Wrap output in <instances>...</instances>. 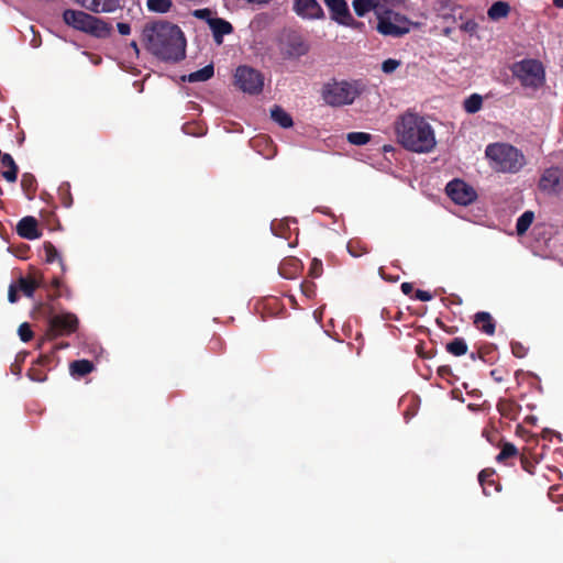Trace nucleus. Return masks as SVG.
Here are the masks:
<instances>
[{
  "instance_id": "412c9836",
  "label": "nucleus",
  "mask_w": 563,
  "mask_h": 563,
  "mask_svg": "<svg viewBox=\"0 0 563 563\" xmlns=\"http://www.w3.org/2000/svg\"><path fill=\"white\" fill-rule=\"evenodd\" d=\"M0 161L2 165L8 168L7 170L2 172V177L9 183H14L18 178L19 167L15 164L13 157L8 153H1Z\"/></svg>"
},
{
  "instance_id": "a19ab883",
  "label": "nucleus",
  "mask_w": 563,
  "mask_h": 563,
  "mask_svg": "<svg viewBox=\"0 0 563 563\" xmlns=\"http://www.w3.org/2000/svg\"><path fill=\"white\" fill-rule=\"evenodd\" d=\"M510 4L505 1H495V20L507 18L510 13Z\"/></svg>"
},
{
  "instance_id": "dca6fc26",
  "label": "nucleus",
  "mask_w": 563,
  "mask_h": 563,
  "mask_svg": "<svg viewBox=\"0 0 563 563\" xmlns=\"http://www.w3.org/2000/svg\"><path fill=\"white\" fill-rule=\"evenodd\" d=\"M18 234L26 240H35L41 236L37 228V220L34 217L27 216L22 218L16 225Z\"/></svg>"
},
{
  "instance_id": "20e7f679",
  "label": "nucleus",
  "mask_w": 563,
  "mask_h": 563,
  "mask_svg": "<svg viewBox=\"0 0 563 563\" xmlns=\"http://www.w3.org/2000/svg\"><path fill=\"white\" fill-rule=\"evenodd\" d=\"M526 165L523 153L508 143H495V172L517 174Z\"/></svg>"
},
{
  "instance_id": "2eb2a0df",
  "label": "nucleus",
  "mask_w": 563,
  "mask_h": 563,
  "mask_svg": "<svg viewBox=\"0 0 563 563\" xmlns=\"http://www.w3.org/2000/svg\"><path fill=\"white\" fill-rule=\"evenodd\" d=\"M91 14L79 10L67 9L63 12L64 22L78 31L85 32Z\"/></svg>"
},
{
  "instance_id": "052dcab7",
  "label": "nucleus",
  "mask_w": 563,
  "mask_h": 563,
  "mask_svg": "<svg viewBox=\"0 0 563 563\" xmlns=\"http://www.w3.org/2000/svg\"><path fill=\"white\" fill-rule=\"evenodd\" d=\"M130 47L135 52L136 55H139L140 49H139L137 43L135 41H132L130 43Z\"/></svg>"
},
{
  "instance_id": "f8f14e48",
  "label": "nucleus",
  "mask_w": 563,
  "mask_h": 563,
  "mask_svg": "<svg viewBox=\"0 0 563 563\" xmlns=\"http://www.w3.org/2000/svg\"><path fill=\"white\" fill-rule=\"evenodd\" d=\"M495 448L499 450L498 454L495 456V462H497L499 465L514 467L520 460L521 454L514 443L500 439L497 443H495Z\"/></svg>"
},
{
  "instance_id": "393cba45",
  "label": "nucleus",
  "mask_w": 563,
  "mask_h": 563,
  "mask_svg": "<svg viewBox=\"0 0 563 563\" xmlns=\"http://www.w3.org/2000/svg\"><path fill=\"white\" fill-rule=\"evenodd\" d=\"M534 212L531 211V210H527L525 211L517 220V223H516V233L517 235L519 236H522L527 233V231L529 230V228L531 227V224L533 223L534 221Z\"/></svg>"
},
{
  "instance_id": "b1692460",
  "label": "nucleus",
  "mask_w": 563,
  "mask_h": 563,
  "mask_svg": "<svg viewBox=\"0 0 563 563\" xmlns=\"http://www.w3.org/2000/svg\"><path fill=\"white\" fill-rule=\"evenodd\" d=\"M93 363L89 360H77L70 363V374L78 377H84L93 371Z\"/></svg>"
},
{
  "instance_id": "a211bd4d",
  "label": "nucleus",
  "mask_w": 563,
  "mask_h": 563,
  "mask_svg": "<svg viewBox=\"0 0 563 563\" xmlns=\"http://www.w3.org/2000/svg\"><path fill=\"white\" fill-rule=\"evenodd\" d=\"M112 26L106 21L91 15L89 23L87 24L85 33H88L92 36L104 38L111 34Z\"/></svg>"
},
{
  "instance_id": "f257e3e1",
  "label": "nucleus",
  "mask_w": 563,
  "mask_h": 563,
  "mask_svg": "<svg viewBox=\"0 0 563 563\" xmlns=\"http://www.w3.org/2000/svg\"><path fill=\"white\" fill-rule=\"evenodd\" d=\"M142 42L146 49L162 60L178 62L185 57V37L180 27L168 21L144 25Z\"/></svg>"
},
{
  "instance_id": "4d7b16f0",
  "label": "nucleus",
  "mask_w": 563,
  "mask_h": 563,
  "mask_svg": "<svg viewBox=\"0 0 563 563\" xmlns=\"http://www.w3.org/2000/svg\"><path fill=\"white\" fill-rule=\"evenodd\" d=\"M400 288L405 295H410L413 290V285L411 283L405 282L401 284Z\"/></svg>"
},
{
  "instance_id": "69168bd1",
  "label": "nucleus",
  "mask_w": 563,
  "mask_h": 563,
  "mask_svg": "<svg viewBox=\"0 0 563 563\" xmlns=\"http://www.w3.org/2000/svg\"><path fill=\"white\" fill-rule=\"evenodd\" d=\"M494 488H495V492L501 493V485L499 482H495Z\"/></svg>"
},
{
  "instance_id": "09e8293b",
  "label": "nucleus",
  "mask_w": 563,
  "mask_h": 563,
  "mask_svg": "<svg viewBox=\"0 0 563 563\" xmlns=\"http://www.w3.org/2000/svg\"><path fill=\"white\" fill-rule=\"evenodd\" d=\"M18 291H19V288L16 286V284H11L9 286V290H8V300L11 302V303H14L18 301L19 299V296H18Z\"/></svg>"
},
{
  "instance_id": "4468645a",
  "label": "nucleus",
  "mask_w": 563,
  "mask_h": 563,
  "mask_svg": "<svg viewBox=\"0 0 563 563\" xmlns=\"http://www.w3.org/2000/svg\"><path fill=\"white\" fill-rule=\"evenodd\" d=\"M74 2L93 13H110L120 7V0H74Z\"/></svg>"
},
{
  "instance_id": "e2e57ef3",
  "label": "nucleus",
  "mask_w": 563,
  "mask_h": 563,
  "mask_svg": "<svg viewBox=\"0 0 563 563\" xmlns=\"http://www.w3.org/2000/svg\"><path fill=\"white\" fill-rule=\"evenodd\" d=\"M553 4L556 8H563V0H553Z\"/></svg>"
},
{
  "instance_id": "72a5a7b5",
  "label": "nucleus",
  "mask_w": 563,
  "mask_h": 563,
  "mask_svg": "<svg viewBox=\"0 0 563 563\" xmlns=\"http://www.w3.org/2000/svg\"><path fill=\"white\" fill-rule=\"evenodd\" d=\"M499 512L504 516H508L514 507H515V496L514 494L500 495L497 499Z\"/></svg>"
},
{
  "instance_id": "ea45409f",
  "label": "nucleus",
  "mask_w": 563,
  "mask_h": 563,
  "mask_svg": "<svg viewBox=\"0 0 563 563\" xmlns=\"http://www.w3.org/2000/svg\"><path fill=\"white\" fill-rule=\"evenodd\" d=\"M493 476V468H484L478 474V483L482 486L483 493L486 496H489V493L487 492V485L492 484V481L489 478Z\"/></svg>"
},
{
  "instance_id": "f3484780",
  "label": "nucleus",
  "mask_w": 563,
  "mask_h": 563,
  "mask_svg": "<svg viewBox=\"0 0 563 563\" xmlns=\"http://www.w3.org/2000/svg\"><path fill=\"white\" fill-rule=\"evenodd\" d=\"M209 27L212 31L213 38L218 44L222 43L224 35L233 32V26L230 22L221 18L208 19Z\"/></svg>"
},
{
  "instance_id": "603ef678",
  "label": "nucleus",
  "mask_w": 563,
  "mask_h": 563,
  "mask_svg": "<svg viewBox=\"0 0 563 563\" xmlns=\"http://www.w3.org/2000/svg\"><path fill=\"white\" fill-rule=\"evenodd\" d=\"M492 428H493V419L490 418L488 420L487 426L483 429V437H485L489 443H493Z\"/></svg>"
},
{
  "instance_id": "c85d7f7f",
  "label": "nucleus",
  "mask_w": 563,
  "mask_h": 563,
  "mask_svg": "<svg viewBox=\"0 0 563 563\" xmlns=\"http://www.w3.org/2000/svg\"><path fill=\"white\" fill-rule=\"evenodd\" d=\"M446 351L454 356H462L467 353V344L463 338H454L446 344Z\"/></svg>"
},
{
  "instance_id": "aec40b11",
  "label": "nucleus",
  "mask_w": 563,
  "mask_h": 563,
  "mask_svg": "<svg viewBox=\"0 0 563 563\" xmlns=\"http://www.w3.org/2000/svg\"><path fill=\"white\" fill-rule=\"evenodd\" d=\"M497 410L503 418L516 420L520 412V406L515 400L499 398Z\"/></svg>"
},
{
  "instance_id": "c9c22d12",
  "label": "nucleus",
  "mask_w": 563,
  "mask_h": 563,
  "mask_svg": "<svg viewBox=\"0 0 563 563\" xmlns=\"http://www.w3.org/2000/svg\"><path fill=\"white\" fill-rule=\"evenodd\" d=\"M147 9L151 12L166 13L173 7L172 0H147Z\"/></svg>"
},
{
  "instance_id": "f03ea898",
  "label": "nucleus",
  "mask_w": 563,
  "mask_h": 563,
  "mask_svg": "<svg viewBox=\"0 0 563 563\" xmlns=\"http://www.w3.org/2000/svg\"><path fill=\"white\" fill-rule=\"evenodd\" d=\"M396 140L405 150L412 153H430L437 146L432 125L419 113L407 110L394 123Z\"/></svg>"
},
{
  "instance_id": "5fc2aeb1",
  "label": "nucleus",
  "mask_w": 563,
  "mask_h": 563,
  "mask_svg": "<svg viewBox=\"0 0 563 563\" xmlns=\"http://www.w3.org/2000/svg\"><path fill=\"white\" fill-rule=\"evenodd\" d=\"M301 289H302V292L307 296V297H311L314 292V284L312 283H303L301 284Z\"/></svg>"
},
{
  "instance_id": "0e129e2a",
  "label": "nucleus",
  "mask_w": 563,
  "mask_h": 563,
  "mask_svg": "<svg viewBox=\"0 0 563 563\" xmlns=\"http://www.w3.org/2000/svg\"><path fill=\"white\" fill-rule=\"evenodd\" d=\"M63 203H64V206H65V207H67V208H68V207H70V205H71V198H70V197L65 198Z\"/></svg>"
},
{
  "instance_id": "39448f33",
  "label": "nucleus",
  "mask_w": 563,
  "mask_h": 563,
  "mask_svg": "<svg viewBox=\"0 0 563 563\" xmlns=\"http://www.w3.org/2000/svg\"><path fill=\"white\" fill-rule=\"evenodd\" d=\"M512 75L526 88L538 89L545 80V71L542 63L538 59H522L511 66Z\"/></svg>"
},
{
  "instance_id": "f704fd0d",
  "label": "nucleus",
  "mask_w": 563,
  "mask_h": 563,
  "mask_svg": "<svg viewBox=\"0 0 563 563\" xmlns=\"http://www.w3.org/2000/svg\"><path fill=\"white\" fill-rule=\"evenodd\" d=\"M353 9L357 16H364L376 7L375 0H354Z\"/></svg>"
},
{
  "instance_id": "c756f323",
  "label": "nucleus",
  "mask_w": 563,
  "mask_h": 563,
  "mask_svg": "<svg viewBox=\"0 0 563 563\" xmlns=\"http://www.w3.org/2000/svg\"><path fill=\"white\" fill-rule=\"evenodd\" d=\"M214 74L213 65H207L199 70H196L188 75L190 82L206 81L210 79Z\"/></svg>"
},
{
  "instance_id": "e433bc0d",
  "label": "nucleus",
  "mask_w": 563,
  "mask_h": 563,
  "mask_svg": "<svg viewBox=\"0 0 563 563\" xmlns=\"http://www.w3.org/2000/svg\"><path fill=\"white\" fill-rule=\"evenodd\" d=\"M346 249H347V252L353 257H360V256L368 253V249H367L366 244H364L362 241L356 240V239L350 240L346 245Z\"/></svg>"
},
{
  "instance_id": "2f4dec72",
  "label": "nucleus",
  "mask_w": 563,
  "mask_h": 563,
  "mask_svg": "<svg viewBox=\"0 0 563 563\" xmlns=\"http://www.w3.org/2000/svg\"><path fill=\"white\" fill-rule=\"evenodd\" d=\"M472 360H482L484 363H490L492 346L489 344H476L475 351L471 353Z\"/></svg>"
},
{
  "instance_id": "de8ad7c7",
  "label": "nucleus",
  "mask_w": 563,
  "mask_h": 563,
  "mask_svg": "<svg viewBox=\"0 0 563 563\" xmlns=\"http://www.w3.org/2000/svg\"><path fill=\"white\" fill-rule=\"evenodd\" d=\"M511 352L516 357L522 358L527 355L528 349L520 342H511Z\"/></svg>"
},
{
  "instance_id": "ddd939ff",
  "label": "nucleus",
  "mask_w": 563,
  "mask_h": 563,
  "mask_svg": "<svg viewBox=\"0 0 563 563\" xmlns=\"http://www.w3.org/2000/svg\"><path fill=\"white\" fill-rule=\"evenodd\" d=\"M309 46L298 34H290L280 43V52L287 58H298L308 53Z\"/></svg>"
},
{
  "instance_id": "0eeeda50",
  "label": "nucleus",
  "mask_w": 563,
  "mask_h": 563,
  "mask_svg": "<svg viewBox=\"0 0 563 563\" xmlns=\"http://www.w3.org/2000/svg\"><path fill=\"white\" fill-rule=\"evenodd\" d=\"M235 84L244 92L258 95L263 90L264 77L261 71L249 67L239 66L235 70Z\"/></svg>"
},
{
  "instance_id": "a18cd8bd",
  "label": "nucleus",
  "mask_w": 563,
  "mask_h": 563,
  "mask_svg": "<svg viewBox=\"0 0 563 563\" xmlns=\"http://www.w3.org/2000/svg\"><path fill=\"white\" fill-rule=\"evenodd\" d=\"M271 229L276 236H280V238H286V233L289 230L287 223H285L284 221H279V222L274 221L271 225Z\"/></svg>"
},
{
  "instance_id": "6e6552de",
  "label": "nucleus",
  "mask_w": 563,
  "mask_h": 563,
  "mask_svg": "<svg viewBox=\"0 0 563 563\" xmlns=\"http://www.w3.org/2000/svg\"><path fill=\"white\" fill-rule=\"evenodd\" d=\"M446 195L457 205L467 206L472 203L477 195L474 188L462 179H453L445 187Z\"/></svg>"
},
{
  "instance_id": "473e14b6",
  "label": "nucleus",
  "mask_w": 563,
  "mask_h": 563,
  "mask_svg": "<svg viewBox=\"0 0 563 563\" xmlns=\"http://www.w3.org/2000/svg\"><path fill=\"white\" fill-rule=\"evenodd\" d=\"M483 98L478 93H473L464 100L463 107L467 113H476L481 110Z\"/></svg>"
},
{
  "instance_id": "cd10ccee",
  "label": "nucleus",
  "mask_w": 563,
  "mask_h": 563,
  "mask_svg": "<svg viewBox=\"0 0 563 563\" xmlns=\"http://www.w3.org/2000/svg\"><path fill=\"white\" fill-rule=\"evenodd\" d=\"M21 187L29 199H33L36 189L37 181L35 177L30 173H24L21 178Z\"/></svg>"
},
{
  "instance_id": "bb28decb",
  "label": "nucleus",
  "mask_w": 563,
  "mask_h": 563,
  "mask_svg": "<svg viewBox=\"0 0 563 563\" xmlns=\"http://www.w3.org/2000/svg\"><path fill=\"white\" fill-rule=\"evenodd\" d=\"M299 269V261L294 257L284 260L279 265V274L285 278H292Z\"/></svg>"
},
{
  "instance_id": "864d4df0",
  "label": "nucleus",
  "mask_w": 563,
  "mask_h": 563,
  "mask_svg": "<svg viewBox=\"0 0 563 563\" xmlns=\"http://www.w3.org/2000/svg\"><path fill=\"white\" fill-rule=\"evenodd\" d=\"M194 15L198 19H203V20H207L208 19H212L211 18V11L209 9H199V10H196L194 12Z\"/></svg>"
},
{
  "instance_id": "1a4fd4ad",
  "label": "nucleus",
  "mask_w": 563,
  "mask_h": 563,
  "mask_svg": "<svg viewBox=\"0 0 563 563\" xmlns=\"http://www.w3.org/2000/svg\"><path fill=\"white\" fill-rule=\"evenodd\" d=\"M539 189L547 194H559L563 189V169L547 168L540 177Z\"/></svg>"
},
{
  "instance_id": "a878e982",
  "label": "nucleus",
  "mask_w": 563,
  "mask_h": 563,
  "mask_svg": "<svg viewBox=\"0 0 563 563\" xmlns=\"http://www.w3.org/2000/svg\"><path fill=\"white\" fill-rule=\"evenodd\" d=\"M271 118L284 129L294 124L291 117L279 106H274L271 110Z\"/></svg>"
},
{
  "instance_id": "4be33fe9",
  "label": "nucleus",
  "mask_w": 563,
  "mask_h": 563,
  "mask_svg": "<svg viewBox=\"0 0 563 563\" xmlns=\"http://www.w3.org/2000/svg\"><path fill=\"white\" fill-rule=\"evenodd\" d=\"M19 291H22L24 296L31 298L34 295L36 288L42 286V279L29 278L21 276L16 283Z\"/></svg>"
},
{
  "instance_id": "9d476101",
  "label": "nucleus",
  "mask_w": 563,
  "mask_h": 563,
  "mask_svg": "<svg viewBox=\"0 0 563 563\" xmlns=\"http://www.w3.org/2000/svg\"><path fill=\"white\" fill-rule=\"evenodd\" d=\"M292 11L303 20L324 19V12L317 0H294Z\"/></svg>"
},
{
  "instance_id": "7c9ffc66",
  "label": "nucleus",
  "mask_w": 563,
  "mask_h": 563,
  "mask_svg": "<svg viewBox=\"0 0 563 563\" xmlns=\"http://www.w3.org/2000/svg\"><path fill=\"white\" fill-rule=\"evenodd\" d=\"M43 250L45 252V261L47 263H53L54 261H58L62 267V271H65L63 258L60 257L57 249L53 245L52 242L47 241L43 244Z\"/></svg>"
},
{
  "instance_id": "5701e85b",
  "label": "nucleus",
  "mask_w": 563,
  "mask_h": 563,
  "mask_svg": "<svg viewBox=\"0 0 563 563\" xmlns=\"http://www.w3.org/2000/svg\"><path fill=\"white\" fill-rule=\"evenodd\" d=\"M473 323L476 329L485 332L486 334H493V317L489 312L481 311L475 313Z\"/></svg>"
},
{
  "instance_id": "c03bdc74",
  "label": "nucleus",
  "mask_w": 563,
  "mask_h": 563,
  "mask_svg": "<svg viewBox=\"0 0 563 563\" xmlns=\"http://www.w3.org/2000/svg\"><path fill=\"white\" fill-rule=\"evenodd\" d=\"M21 341L29 342L33 338V331L29 323L24 322L20 324L18 330Z\"/></svg>"
},
{
  "instance_id": "338daca9",
  "label": "nucleus",
  "mask_w": 563,
  "mask_h": 563,
  "mask_svg": "<svg viewBox=\"0 0 563 563\" xmlns=\"http://www.w3.org/2000/svg\"><path fill=\"white\" fill-rule=\"evenodd\" d=\"M493 14H494L493 5H490V7L487 9V16H488L489 19H492V20H493Z\"/></svg>"
},
{
  "instance_id": "bf43d9fd",
  "label": "nucleus",
  "mask_w": 563,
  "mask_h": 563,
  "mask_svg": "<svg viewBox=\"0 0 563 563\" xmlns=\"http://www.w3.org/2000/svg\"><path fill=\"white\" fill-rule=\"evenodd\" d=\"M60 279L58 277H54L53 280H52V286L55 288V289H58L60 287Z\"/></svg>"
},
{
  "instance_id": "49530a36",
  "label": "nucleus",
  "mask_w": 563,
  "mask_h": 563,
  "mask_svg": "<svg viewBox=\"0 0 563 563\" xmlns=\"http://www.w3.org/2000/svg\"><path fill=\"white\" fill-rule=\"evenodd\" d=\"M322 271V262L318 258H313L310 264L309 275L313 278H318L321 276Z\"/></svg>"
},
{
  "instance_id": "37998d69",
  "label": "nucleus",
  "mask_w": 563,
  "mask_h": 563,
  "mask_svg": "<svg viewBox=\"0 0 563 563\" xmlns=\"http://www.w3.org/2000/svg\"><path fill=\"white\" fill-rule=\"evenodd\" d=\"M401 65V62L394 58H388L382 63V70L385 74H391L394 73L399 66Z\"/></svg>"
},
{
  "instance_id": "680f3d73",
  "label": "nucleus",
  "mask_w": 563,
  "mask_h": 563,
  "mask_svg": "<svg viewBox=\"0 0 563 563\" xmlns=\"http://www.w3.org/2000/svg\"><path fill=\"white\" fill-rule=\"evenodd\" d=\"M247 1L251 3L263 4V3H268L271 0H247Z\"/></svg>"
},
{
  "instance_id": "79ce46f5",
  "label": "nucleus",
  "mask_w": 563,
  "mask_h": 563,
  "mask_svg": "<svg viewBox=\"0 0 563 563\" xmlns=\"http://www.w3.org/2000/svg\"><path fill=\"white\" fill-rule=\"evenodd\" d=\"M518 462H520L522 470L526 471L528 474L533 475L536 473L537 463L533 460L529 459L525 454H521L520 460Z\"/></svg>"
},
{
  "instance_id": "774afa93",
  "label": "nucleus",
  "mask_w": 563,
  "mask_h": 563,
  "mask_svg": "<svg viewBox=\"0 0 563 563\" xmlns=\"http://www.w3.org/2000/svg\"><path fill=\"white\" fill-rule=\"evenodd\" d=\"M67 346H68V343H66V344H60V345H56V346H54V347H53V352H55V351H56V350H58V349L67 347Z\"/></svg>"
},
{
  "instance_id": "8fccbe9b",
  "label": "nucleus",
  "mask_w": 563,
  "mask_h": 563,
  "mask_svg": "<svg viewBox=\"0 0 563 563\" xmlns=\"http://www.w3.org/2000/svg\"><path fill=\"white\" fill-rule=\"evenodd\" d=\"M415 298L420 301H430L433 298V296L431 292L427 290L418 289L415 294Z\"/></svg>"
},
{
  "instance_id": "423d86ee",
  "label": "nucleus",
  "mask_w": 563,
  "mask_h": 563,
  "mask_svg": "<svg viewBox=\"0 0 563 563\" xmlns=\"http://www.w3.org/2000/svg\"><path fill=\"white\" fill-rule=\"evenodd\" d=\"M78 327L79 319L75 313L62 312L49 318L45 336L49 341L59 336H68L75 333Z\"/></svg>"
},
{
  "instance_id": "6ab92c4d",
  "label": "nucleus",
  "mask_w": 563,
  "mask_h": 563,
  "mask_svg": "<svg viewBox=\"0 0 563 563\" xmlns=\"http://www.w3.org/2000/svg\"><path fill=\"white\" fill-rule=\"evenodd\" d=\"M377 31L383 35L399 37L409 32L407 26H400L394 23L389 16L380 18L377 24Z\"/></svg>"
},
{
  "instance_id": "9b49d317",
  "label": "nucleus",
  "mask_w": 563,
  "mask_h": 563,
  "mask_svg": "<svg viewBox=\"0 0 563 563\" xmlns=\"http://www.w3.org/2000/svg\"><path fill=\"white\" fill-rule=\"evenodd\" d=\"M330 11V18L336 23L345 26H353V19L345 0H323Z\"/></svg>"
},
{
  "instance_id": "58836bf2",
  "label": "nucleus",
  "mask_w": 563,
  "mask_h": 563,
  "mask_svg": "<svg viewBox=\"0 0 563 563\" xmlns=\"http://www.w3.org/2000/svg\"><path fill=\"white\" fill-rule=\"evenodd\" d=\"M27 377L33 380V382H37V383H43L47 379V374L46 372H44L38 365H36L35 363L33 364V366L31 368H29L27 371Z\"/></svg>"
},
{
  "instance_id": "4c0bfd02",
  "label": "nucleus",
  "mask_w": 563,
  "mask_h": 563,
  "mask_svg": "<svg viewBox=\"0 0 563 563\" xmlns=\"http://www.w3.org/2000/svg\"><path fill=\"white\" fill-rule=\"evenodd\" d=\"M372 139V135L366 132H350L346 135V140L350 144L353 145H365Z\"/></svg>"
},
{
  "instance_id": "6e6d98bb",
  "label": "nucleus",
  "mask_w": 563,
  "mask_h": 563,
  "mask_svg": "<svg viewBox=\"0 0 563 563\" xmlns=\"http://www.w3.org/2000/svg\"><path fill=\"white\" fill-rule=\"evenodd\" d=\"M117 27L121 35H129L131 33V26L128 23L119 22Z\"/></svg>"
},
{
  "instance_id": "3c124183",
  "label": "nucleus",
  "mask_w": 563,
  "mask_h": 563,
  "mask_svg": "<svg viewBox=\"0 0 563 563\" xmlns=\"http://www.w3.org/2000/svg\"><path fill=\"white\" fill-rule=\"evenodd\" d=\"M53 361V356L51 354H42L36 360L35 364L38 366H47Z\"/></svg>"
},
{
  "instance_id": "7ed1b4c3",
  "label": "nucleus",
  "mask_w": 563,
  "mask_h": 563,
  "mask_svg": "<svg viewBox=\"0 0 563 563\" xmlns=\"http://www.w3.org/2000/svg\"><path fill=\"white\" fill-rule=\"evenodd\" d=\"M366 90V84L361 80L329 81L322 87V98L331 107L352 104Z\"/></svg>"
},
{
  "instance_id": "13d9d810",
  "label": "nucleus",
  "mask_w": 563,
  "mask_h": 563,
  "mask_svg": "<svg viewBox=\"0 0 563 563\" xmlns=\"http://www.w3.org/2000/svg\"><path fill=\"white\" fill-rule=\"evenodd\" d=\"M493 154H494L493 143H489V144H487V146L485 148V155L487 158L493 159Z\"/></svg>"
}]
</instances>
